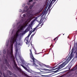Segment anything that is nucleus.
Listing matches in <instances>:
<instances>
[{
	"instance_id": "473e14b6",
	"label": "nucleus",
	"mask_w": 77,
	"mask_h": 77,
	"mask_svg": "<svg viewBox=\"0 0 77 77\" xmlns=\"http://www.w3.org/2000/svg\"><path fill=\"white\" fill-rule=\"evenodd\" d=\"M14 30H13V31H12V32H11V35H13V34L14 33Z\"/></svg>"
},
{
	"instance_id": "37998d69",
	"label": "nucleus",
	"mask_w": 77,
	"mask_h": 77,
	"mask_svg": "<svg viewBox=\"0 0 77 77\" xmlns=\"http://www.w3.org/2000/svg\"><path fill=\"white\" fill-rule=\"evenodd\" d=\"M18 49H17L16 50V53H17V52L18 51Z\"/></svg>"
},
{
	"instance_id": "0e129e2a",
	"label": "nucleus",
	"mask_w": 77,
	"mask_h": 77,
	"mask_svg": "<svg viewBox=\"0 0 77 77\" xmlns=\"http://www.w3.org/2000/svg\"><path fill=\"white\" fill-rule=\"evenodd\" d=\"M13 27H15V24H13Z\"/></svg>"
},
{
	"instance_id": "2eb2a0df",
	"label": "nucleus",
	"mask_w": 77,
	"mask_h": 77,
	"mask_svg": "<svg viewBox=\"0 0 77 77\" xmlns=\"http://www.w3.org/2000/svg\"><path fill=\"white\" fill-rule=\"evenodd\" d=\"M25 70H26L28 72H30V73H32V72H29V70L27 68H26V67H25L24 68Z\"/></svg>"
},
{
	"instance_id": "6ab92c4d",
	"label": "nucleus",
	"mask_w": 77,
	"mask_h": 77,
	"mask_svg": "<svg viewBox=\"0 0 77 77\" xmlns=\"http://www.w3.org/2000/svg\"><path fill=\"white\" fill-rule=\"evenodd\" d=\"M3 53H4L5 54L6 53V49H4L3 51Z\"/></svg>"
},
{
	"instance_id": "3c124183",
	"label": "nucleus",
	"mask_w": 77,
	"mask_h": 77,
	"mask_svg": "<svg viewBox=\"0 0 77 77\" xmlns=\"http://www.w3.org/2000/svg\"><path fill=\"white\" fill-rule=\"evenodd\" d=\"M37 28L36 27H35V28H34V30L35 31V30H36V29H37Z\"/></svg>"
},
{
	"instance_id": "49530a36",
	"label": "nucleus",
	"mask_w": 77,
	"mask_h": 77,
	"mask_svg": "<svg viewBox=\"0 0 77 77\" xmlns=\"http://www.w3.org/2000/svg\"><path fill=\"white\" fill-rule=\"evenodd\" d=\"M36 2H34L33 3V5H35L36 4Z\"/></svg>"
},
{
	"instance_id": "de8ad7c7",
	"label": "nucleus",
	"mask_w": 77,
	"mask_h": 77,
	"mask_svg": "<svg viewBox=\"0 0 77 77\" xmlns=\"http://www.w3.org/2000/svg\"><path fill=\"white\" fill-rule=\"evenodd\" d=\"M43 25H44V23H42V24L41 25V27H42V26H43Z\"/></svg>"
},
{
	"instance_id": "f704fd0d",
	"label": "nucleus",
	"mask_w": 77,
	"mask_h": 77,
	"mask_svg": "<svg viewBox=\"0 0 77 77\" xmlns=\"http://www.w3.org/2000/svg\"><path fill=\"white\" fill-rule=\"evenodd\" d=\"M23 17H26V14H23Z\"/></svg>"
},
{
	"instance_id": "774afa93",
	"label": "nucleus",
	"mask_w": 77,
	"mask_h": 77,
	"mask_svg": "<svg viewBox=\"0 0 77 77\" xmlns=\"http://www.w3.org/2000/svg\"><path fill=\"white\" fill-rule=\"evenodd\" d=\"M0 62H1V61H2V59H1V58H0Z\"/></svg>"
},
{
	"instance_id": "b1692460",
	"label": "nucleus",
	"mask_w": 77,
	"mask_h": 77,
	"mask_svg": "<svg viewBox=\"0 0 77 77\" xmlns=\"http://www.w3.org/2000/svg\"><path fill=\"white\" fill-rule=\"evenodd\" d=\"M33 5H32L31 6H30L29 7L30 9H32V8H33Z\"/></svg>"
},
{
	"instance_id": "a19ab883",
	"label": "nucleus",
	"mask_w": 77,
	"mask_h": 77,
	"mask_svg": "<svg viewBox=\"0 0 77 77\" xmlns=\"http://www.w3.org/2000/svg\"><path fill=\"white\" fill-rule=\"evenodd\" d=\"M29 72H32V70L30 69L29 70Z\"/></svg>"
},
{
	"instance_id": "f257e3e1",
	"label": "nucleus",
	"mask_w": 77,
	"mask_h": 77,
	"mask_svg": "<svg viewBox=\"0 0 77 77\" xmlns=\"http://www.w3.org/2000/svg\"><path fill=\"white\" fill-rule=\"evenodd\" d=\"M71 51V53L69 55V56L68 57L67 59L64 62H65L64 64V65H66L68 63V62H69L70 60H71V59L72 58V53H73V51H74V48H72Z\"/></svg>"
},
{
	"instance_id": "412c9836",
	"label": "nucleus",
	"mask_w": 77,
	"mask_h": 77,
	"mask_svg": "<svg viewBox=\"0 0 77 77\" xmlns=\"http://www.w3.org/2000/svg\"><path fill=\"white\" fill-rule=\"evenodd\" d=\"M51 7V5L49 4L47 11L48 10V9H50Z\"/></svg>"
},
{
	"instance_id": "c85d7f7f",
	"label": "nucleus",
	"mask_w": 77,
	"mask_h": 77,
	"mask_svg": "<svg viewBox=\"0 0 77 77\" xmlns=\"http://www.w3.org/2000/svg\"><path fill=\"white\" fill-rule=\"evenodd\" d=\"M48 75H43V77H48L47 76ZM48 77H49V76H48Z\"/></svg>"
},
{
	"instance_id": "7ed1b4c3",
	"label": "nucleus",
	"mask_w": 77,
	"mask_h": 77,
	"mask_svg": "<svg viewBox=\"0 0 77 77\" xmlns=\"http://www.w3.org/2000/svg\"><path fill=\"white\" fill-rule=\"evenodd\" d=\"M29 50L30 52V58L32 60L33 62L34 63L33 64L35 65L36 66H38V65H36L35 63V60H36V59L34 58L33 55V54H32V50H31V49H30Z\"/></svg>"
},
{
	"instance_id": "69168bd1",
	"label": "nucleus",
	"mask_w": 77,
	"mask_h": 77,
	"mask_svg": "<svg viewBox=\"0 0 77 77\" xmlns=\"http://www.w3.org/2000/svg\"><path fill=\"white\" fill-rule=\"evenodd\" d=\"M31 29H32V26H31V27H30Z\"/></svg>"
},
{
	"instance_id": "e433bc0d",
	"label": "nucleus",
	"mask_w": 77,
	"mask_h": 77,
	"mask_svg": "<svg viewBox=\"0 0 77 77\" xmlns=\"http://www.w3.org/2000/svg\"><path fill=\"white\" fill-rule=\"evenodd\" d=\"M19 12H22V10H21V9H19Z\"/></svg>"
},
{
	"instance_id": "e2e57ef3",
	"label": "nucleus",
	"mask_w": 77,
	"mask_h": 77,
	"mask_svg": "<svg viewBox=\"0 0 77 77\" xmlns=\"http://www.w3.org/2000/svg\"><path fill=\"white\" fill-rule=\"evenodd\" d=\"M35 1H36V2H38V1H39V0H35Z\"/></svg>"
},
{
	"instance_id": "0eeeda50",
	"label": "nucleus",
	"mask_w": 77,
	"mask_h": 77,
	"mask_svg": "<svg viewBox=\"0 0 77 77\" xmlns=\"http://www.w3.org/2000/svg\"><path fill=\"white\" fill-rule=\"evenodd\" d=\"M65 62H64L63 63L61 64L58 67H57L56 68V69H59V70H60V69H61V68H61V67H62V66H63V65H64V64H65Z\"/></svg>"
},
{
	"instance_id": "680f3d73",
	"label": "nucleus",
	"mask_w": 77,
	"mask_h": 77,
	"mask_svg": "<svg viewBox=\"0 0 77 77\" xmlns=\"http://www.w3.org/2000/svg\"><path fill=\"white\" fill-rule=\"evenodd\" d=\"M56 38H54V41H55V40H56Z\"/></svg>"
},
{
	"instance_id": "13d9d810",
	"label": "nucleus",
	"mask_w": 77,
	"mask_h": 77,
	"mask_svg": "<svg viewBox=\"0 0 77 77\" xmlns=\"http://www.w3.org/2000/svg\"><path fill=\"white\" fill-rule=\"evenodd\" d=\"M49 71H53V69H49Z\"/></svg>"
},
{
	"instance_id": "864d4df0",
	"label": "nucleus",
	"mask_w": 77,
	"mask_h": 77,
	"mask_svg": "<svg viewBox=\"0 0 77 77\" xmlns=\"http://www.w3.org/2000/svg\"><path fill=\"white\" fill-rule=\"evenodd\" d=\"M33 47L34 49V50H35V52L36 51V49H35V48H34Z\"/></svg>"
},
{
	"instance_id": "9b49d317",
	"label": "nucleus",
	"mask_w": 77,
	"mask_h": 77,
	"mask_svg": "<svg viewBox=\"0 0 77 77\" xmlns=\"http://www.w3.org/2000/svg\"><path fill=\"white\" fill-rule=\"evenodd\" d=\"M7 74H9V75H12V72H11V71L10 70H7Z\"/></svg>"
},
{
	"instance_id": "423d86ee",
	"label": "nucleus",
	"mask_w": 77,
	"mask_h": 77,
	"mask_svg": "<svg viewBox=\"0 0 77 77\" xmlns=\"http://www.w3.org/2000/svg\"><path fill=\"white\" fill-rule=\"evenodd\" d=\"M32 31V30L30 31V32H29L28 36L26 37L25 38V40H26V44L29 45V37H30V35L32 34V32H31Z\"/></svg>"
},
{
	"instance_id": "72a5a7b5",
	"label": "nucleus",
	"mask_w": 77,
	"mask_h": 77,
	"mask_svg": "<svg viewBox=\"0 0 77 77\" xmlns=\"http://www.w3.org/2000/svg\"><path fill=\"white\" fill-rule=\"evenodd\" d=\"M13 75L15 77H18V76L17 75H16V74H14Z\"/></svg>"
},
{
	"instance_id": "9d476101",
	"label": "nucleus",
	"mask_w": 77,
	"mask_h": 77,
	"mask_svg": "<svg viewBox=\"0 0 77 77\" xmlns=\"http://www.w3.org/2000/svg\"><path fill=\"white\" fill-rule=\"evenodd\" d=\"M63 69H61L59 71V69H57V70L55 71H52V72H54L50 74V75H52V74H54L55 73L57 72H59V71H62V70H63Z\"/></svg>"
},
{
	"instance_id": "1a4fd4ad",
	"label": "nucleus",
	"mask_w": 77,
	"mask_h": 77,
	"mask_svg": "<svg viewBox=\"0 0 77 77\" xmlns=\"http://www.w3.org/2000/svg\"><path fill=\"white\" fill-rule=\"evenodd\" d=\"M14 65H15L16 68L15 69L17 71H20V68H18V66H17V64L16 63V62H14Z\"/></svg>"
},
{
	"instance_id": "393cba45",
	"label": "nucleus",
	"mask_w": 77,
	"mask_h": 77,
	"mask_svg": "<svg viewBox=\"0 0 77 77\" xmlns=\"http://www.w3.org/2000/svg\"><path fill=\"white\" fill-rule=\"evenodd\" d=\"M0 73L1 74V75H3V71H2L0 70Z\"/></svg>"
},
{
	"instance_id": "4468645a",
	"label": "nucleus",
	"mask_w": 77,
	"mask_h": 77,
	"mask_svg": "<svg viewBox=\"0 0 77 77\" xmlns=\"http://www.w3.org/2000/svg\"><path fill=\"white\" fill-rule=\"evenodd\" d=\"M75 53H76L75 54V57L72 60V61L74 59H75L76 58L77 59V49L75 51Z\"/></svg>"
},
{
	"instance_id": "a18cd8bd",
	"label": "nucleus",
	"mask_w": 77,
	"mask_h": 77,
	"mask_svg": "<svg viewBox=\"0 0 77 77\" xmlns=\"http://www.w3.org/2000/svg\"><path fill=\"white\" fill-rule=\"evenodd\" d=\"M53 72L52 71H50V72H47V73H50V72Z\"/></svg>"
},
{
	"instance_id": "a211bd4d",
	"label": "nucleus",
	"mask_w": 77,
	"mask_h": 77,
	"mask_svg": "<svg viewBox=\"0 0 77 77\" xmlns=\"http://www.w3.org/2000/svg\"><path fill=\"white\" fill-rule=\"evenodd\" d=\"M28 11V9H26L25 10V9H23L22 12H26Z\"/></svg>"
},
{
	"instance_id": "aec40b11",
	"label": "nucleus",
	"mask_w": 77,
	"mask_h": 77,
	"mask_svg": "<svg viewBox=\"0 0 77 77\" xmlns=\"http://www.w3.org/2000/svg\"><path fill=\"white\" fill-rule=\"evenodd\" d=\"M45 66H47L46 67L47 68H48L50 69L52 68V67H51V66H50L49 65H48L47 66L46 65H45Z\"/></svg>"
},
{
	"instance_id": "bf43d9fd",
	"label": "nucleus",
	"mask_w": 77,
	"mask_h": 77,
	"mask_svg": "<svg viewBox=\"0 0 77 77\" xmlns=\"http://www.w3.org/2000/svg\"><path fill=\"white\" fill-rule=\"evenodd\" d=\"M50 10L49 11V12L48 13V15H49V14H50Z\"/></svg>"
},
{
	"instance_id": "a878e982",
	"label": "nucleus",
	"mask_w": 77,
	"mask_h": 77,
	"mask_svg": "<svg viewBox=\"0 0 77 77\" xmlns=\"http://www.w3.org/2000/svg\"><path fill=\"white\" fill-rule=\"evenodd\" d=\"M43 70H44V71H49V69H43Z\"/></svg>"
},
{
	"instance_id": "20e7f679",
	"label": "nucleus",
	"mask_w": 77,
	"mask_h": 77,
	"mask_svg": "<svg viewBox=\"0 0 77 77\" xmlns=\"http://www.w3.org/2000/svg\"><path fill=\"white\" fill-rule=\"evenodd\" d=\"M14 42H16L15 43V46H17L18 44L17 43V37H14V36L12 37L10 40V43H11V44H12V43L14 41Z\"/></svg>"
},
{
	"instance_id": "4d7b16f0",
	"label": "nucleus",
	"mask_w": 77,
	"mask_h": 77,
	"mask_svg": "<svg viewBox=\"0 0 77 77\" xmlns=\"http://www.w3.org/2000/svg\"><path fill=\"white\" fill-rule=\"evenodd\" d=\"M39 27V25H38L36 27V28H38Z\"/></svg>"
},
{
	"instance_id": "c756f323",
	"label": "nucleus",
	"mask_w": 77,
	"mask_h": 77,
	"mask_svg": "<svg viewBox=\"0 0 77 77\" xmlns=\"http://www.w3.org/2000/svg\"><path fill=\"white\" fill-rule=\"evenodd\" d=\"M34 73H35V74H40V72H36L34 71Z\"/></svg>"
},
{
	"instance_id": "7c9ffc66",
	"label": "nucleus",
	"mask_w": 77,
	"mask_h": 77,
	"mask_svg": "<svg viewBox=\"0 0 77 77\" xmlns=\"http://www.w3.org/2000/svg\"><path fill=\"white\" fill-rule=\"evenodd\" d=\"M47 8H48V5H46V7L45 8V11L47 10Z\"/></svg>"
},
{
	"instance_id": "dca6fc26",
	"label": "nucleus",
	"mask_w": 77,
	"mask_h": 77,
	"mask_svg": "<svg viewBox=\"0 0 77 77\" xmlns=\"http://www.w3.org/2000/svg\"><path fill=\"white\" fill-rule=\"evenodd\" d=\"M35 33L34 32L33 34H32L31 35V38L30 39V40L29 41V42H30V40H31V38H32H32L33 37V36H34V35H35Z\"/></svg>"
},
{
	"instance_id": "cd10ccee",
	"label": "nucleus",
	"mask_w": 77,
	"mask_h": 77,
	"mask_svg": "<svg viewBox=\"0 0 77 77\" xmlns=\"http://www.w3.org/2000/svg\"><path fill=\"white\" fill-rule=\"evenodd\" d=\"M22 26V25L20 24L19 26L18 27V28H21V27Z\"/></svg>"
},
{
	"instance_id": "09e8293b",
	"label": "nucleus",
	"mask_w": 77,
	"mask_h": 77,
	"mask_svg": "<svg viewBox=\"0 0 77 77\" xmlns=\"http://www.w3.org/2000/svg\"><path fill=\"white\" fill-rule=\"evenodd\" d=\"M35 30L34 29L32 31V32H31V33H32V32H35Z\"/></svg>"
},
{
	"instance_id": "4be33fe9",
	"label": "nucleus",
	"mask_w": 77,
	"mask_h": 77,
	"mask_svg": "<svg viewBox=\"0 0 77 77\" xmlns=\"http://www.w3.org/2000/svg\"><path fill=\"white\" fill-rule=\"evenodd\" d=\"M58 65L59 64H57V65L54 66L53 67H52L51 69H54V68H56V67H57V66H57V65Z\"/></svg>"
},
{
	"instance_id": "052dcab7",
	"label": "nucleus",
	"mask_w": 77,
	"mask_h": 77,
	"mask_svg": "<svg viewBox=\"0 0 77 77\" xmlns=\"http://www.w3.org/2000/svg\"><path fill=\"white\" fill-rule=\"evenodd\" d=\"M42 23H39L38 24V26H39V25H40V24H41Z\"/></svg>"
},
{
	"instance_id": "ea45409f",
	"label": "nucleus",
	"mask_w": 77,
	"mask_h": 77,
	"mask_svg": "<svg viewBox=\"0 0 77 77\" xmlns=\"http://www.w3.org/2000/svg\"><path fill=\"white\" fill-rule=\"evenodd\" d=\"M72 75V73H70L69 75V76H71Z\"/></svg>"
},
{
	"instance_id": "f3484780",
	"label": "nucleus",
	"mask_w": 77,
	"mask_h": 77,
	"mask_svg": "<svg viewBox=\"0 0 77 77\" xmlns=\"http://www.w3.org/2000/svg\"><path fill=\"white\" fill-rule=\"evenodd\" d=\"M66 71H63V72H61L58 74L54 75H57L59 74H61V73H62L63 72V73H65V72H66Z\"/></svg>"
},
{
	"instance_id": "79ce46f5",
	"label": "nucleus",
	"mask_w": 77,
	"mask_h": 77,
	"mask_svg": "<svg viewBox=\"0 0 77 77\" xmlns=\"http://www.w3.org/2000/svg\"><path fill=\"white\" fill-rule=\"evenodd\" d=\"M35 54H39V53L37 54L36 53V51L35 52Z\"/></svg>"
},
{
	"instance_id": "bb28decb",
	"label": "nucleus",
	"mask_w": 77,
	"mask_h": 77,
	"mask_svg": "<svg viewBox=\"0 0 77 77\" xmlns=\"http://www.w3.org/2000/svg\"><path fill=\"white\" fill-rule=\"evenodd\" d=\"M28 8V6H25V7H24V9L26 10V9H27Z\"/></svg>"
},
{
	"instance_id": "5701e85b",
	"label": "nucleus",
	"mask_w": 77,
	"mask_h": 77,
	"mask_svg": "<svg viewBox=\"0 0 77 77\" xmlns=\"http://www.w3.org/2000/svg\"><path fill=\"white\" fill-rule=\"evenodd\" d=\"M3 75L4 77H8V76L6 75H5V72H3Z\"/></svg>"
},
{
	"instance_id": "4c0bfd02",
	"label": "nucleus",
	"mask_w": 77,
	"mask_h": 77,
	"mask_svg": "<svg viewBox=\"0 0 77 77\" xmlns=\"http://www.w3.org/2000/svg\"><path fill=\"white\" fill-rule=\"evenodd\" d=\"M25 5H26L25 4H23L22 5V7H24V6H25Z\"/></svg>"
},
{
	"instance_id": "6e6552de",
	"label": "nucleus",
	"mask_w": 77,
	"mask_h": 77,
	"mask_svg": "<svg viewBox=\"0 0 77 77\" xmlns=\"http://www.w3.org/2000/svg\"><path fill=\"white\" fill-rule=\"evenodd\" d=\"M21 62L23 63H25L26 66H27V68H29V63H25V61L23 59H21Z\"/></svg>"
},
{
	"instance_id": "6e6d98bb",
	"label": "nucleus",
	"mask_w": 77,
	"mask_h": 77,
	"mask_svg": "<svg viewBox=\"0 0 77 77\" xmlns=\"http://www.w3.org/2000/svg\"><path fill=\"white\" fill-rule=\"evenodd\" d=\"M53 1H54V0H52L51 1V3H53Z\"/></svg>"
},
{
	"instance_id": "338daca9",
	"label": "nucleus",
	"mask_w": 77,
	"mask_h": 77,
	"mask_svg": "<svg viewBox=\"0 0 77 77\" xmlns=\"http://www.w3.org/2000/svg\"><path fill=\"white\" fill-rule=\"evenodd\" d=\"M20 23V22H18L17 23V25H18V24Z\"/></svg>"
},
{
	"instance_id": "ddd939ff",
	"label": "nucleus",
	"mask_w": 77,
	"mask_h": 77,
	"mask_svg": "<svg viewBox=\"0 0 77 77\" xmlns=\"http://www.w3.org/2000/svg\"><path fill=\"white\" fill-rule=\"evenodd\" d=\"M9 40H8L6 41V45L7 48H8V47H9Z\"/></svg>"
},
{
	"instance_id": "c03bdc74",
	"label": "nucleus",
	"mask_w": 77,
	"mask_h": 77,
	"mask_svg": "<svg viewBox=\"0 0 77 77\" xmlns=\"http://www.w3.org/2000/svg\"><path fill=\"white\" fill-rule=\"evenodd\" d=\"M33 0H29V2H32Z\"/></svg>"
},
{
	"instance_id": "603ef678",
	"label": "nucleus",
	"mask_w": 77,
	"mask_h": 77,
	"mask_svg": "<svg viewBox=\"0 0 77 77\" xmlns=\"http://www.w3.org/2000/svg\"><path fill=\"white\" fill-rule=\"evenodd\" d=\"M2 55V51H0V55L1 56Z\"/></svg>"
},
{
	"instance_id": "f03ea898",
	"label": "nucleus",
	"mask_w": 77,
	"mask_h": 77,
	"mask_svg": "<svg viewBox=\"0 0 77 77\" xmlns=\"http://www.w3.org/2000/svg\"><path fill=\"white\" fill-rule=\"evenodd\" d=\"M7 57H10V59L13 58V56L12 54V49L11 48L10 49H8L7 50V55H6Z\"/></svg>"
},
{
	"instance_id": "f8f14e48",
	"label": "nucleus",
	"mask_w": 77,
	"mask_h": 77,
	"mask_svg": "<svg viewBox=\"0 0 77 77\" xmlns=\"http://www.w3.org/2000/svg\"><path fill=\"white\" fill-rule=\"evenodd\" d=\"M4 60L5 61V62L6 65H8L9 64V63H8V60H7L6 58H4Z\"/></svg>"
},
{
	"instance_id": "5fc2aeb1",
	"label": "nucleus",
	"mask_w": 77,
	"mask_h": 77,
	"mask_svg": "<svg viewBox=\"0 0 77 77\" xmlns=\"http://www.w3.org/2000/svg\"><path fill=\"white\" fill-rule=\"evenodd\" d=\"M51 4H52V2H51L50 4V5H51Z\"/></svg>"
},
{
	"instance_id": "c9c22d12",
	"label": "nucleus",
	"mask_w": 77,
	"mask_h": 77,
	"mask_svg": "<svg viewBox=\"0 0 77 77\" xmlns=\"http://www.w3.org/2000/svg\"><path fill=\"white\" fill-rule=\"evenodd\" d=\"M23 33H21V34L22 35H24V34L25 33V32H23Z\"/></svg>"
},
{
	"instance_id": "2f4dec72",
	"label": "nucleus",
	"mask_w": 77,
	"mask_h": 77,
	"mask_svg": "<svg viewBox=\"0 0 77 77\" xmlns=\"http://www.w3.org/2000/svg\"><path fill=\"white\" fill-rule=\"evenodd\" d=\"M23 68H25V66H24V65H22V64H21L20 65Z\"/></svg>"
},
{
	"instance_id": "58836bf2",
	"label": "nucleus",
	"mask_w": 77,
	"mask_h": 77,
	"mask_svg": "<svg viewBox=\"0 0 77 77\" xmlns=\"http://www.w3.org/2000/svg\"><path fill=\"white\" fill-rule=\"evenodd\" d=\"M41 21H42V19H41L40 21H39V23H42V22H41Z\"/></svg>"
},
{
	"instance_id": "8fccbe9b",
	"label": "nucleus",
	"mask_w": 77,
	"mask_h": 77,
	"mask_svg": "<svg viewBox=\"0 0 77 77\" xmlns=\"http://www.w3.org/2000/svg\"><path fill=\"white\" fill-rule=\"evenodd\" d=\"M21 30H24V27H23L22 28Z\"/></svg>"
},
{
	"instance_id": "39448f33",
	"label": "nucleus",
	"mask_w": 77,
	"mask_h": 77,
	"mask_svg": "<svg viewBox=\"0 0 77 77\" xmlns=\"http://www.w3.org/2000/svg\"><path fill=\"white\" fill-rule=\"evenodd\" d=\"M35 21V19H34L33 22H32L31 23V24H29L28 27L26 28V29L25 30V32H29V30H30V27H31V26H32V25L33 24V22H34Z\"/></svg>"
}]
</instances>
